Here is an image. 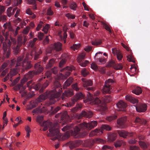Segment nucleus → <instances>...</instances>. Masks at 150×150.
<instances>
[{
    "label": "nucleus",
    "mask_w": 150,
    "mask_h": 150,
    "mask_svg": "<svg viewBox=\"0 0 150 150\" xmlns=\"http://www.w3.org/2000/svg\"><path fill=\"white\" fill-rule=\"evenodd\" d=\"M97 124V121H93L88 123L83 122L74 127L73 124L68 125L62 129L64 132L69 130V131H67L64 134L62 138L63 139H67L70 134L75 138L82 137L87 135L89 131L96 127Z\"/></svg>",
    "instance_id": "nucleus-1"
},
{
    "label": "nucleus",
    "mask_w": 150,
    "mask_h": 150,
    "mask_svg": "<svg viewBox=\"0 0 150 150\" xmlns=\"http://www.w3.org/2000/svg\"><path fill=\"white\" fill-rule=\"evenodd\" d=\"M2 32L6 39L3 43L2 49L4 56L6 58L9 57L11 51V47L12 44L11 42L13 43L12 47L14 53L15 54H17L20 50V47L25 44L27 40L26 36L24 37L20 36L18 37L17 42L16 39L14 38L10 37L11 41L10 40L7 39L9 36L8 32H5L4 30H2Z\"/></svg>",
    "instance_id": "nucleus-2"
},
{
    "label": "nucleus",
    "mask_w": 150,
    "mask_h": 150,
    "mask_svg": "<svg viewBox=\"0 0 150 150\" xmlns=\"http://www.w3.org/2000/svg\"><path fill=\"white\" fill-rule=\"evenodd\" d=\"M54 88L52 90L47 91L40 95L37 99L31 101L30 102V106L32 108H34L38 105V103L42 102L47 98H49L48 102L50 105L56 102V99L61 95L62 88L61 87V84L58 81L54 82Z\"/></svg>",
    "instance_id": "nucleus-3"
},
{
    "label": "nucleus",
    "mask_w": 150,
    "mask_h": 150,
    "mask_svg": "<svg viewBox=\"0 0 150 150\" xmlns=\"http://www.w3.org/2000/svg\"><path fill=\"white\" fill-rule=\"evenodd\" d=\"M44 116L42 115H38L37 117L36 121L41 127H43V130L44 131L47 130L49 128V132L52 136H55L52 138V140H54L60 137L59 129L56 127V124L53 125L52 122L49 120L44 121Z\"/></svg>",
    "instance_id": "nucleus-4"
},
{
    "label": "nucleus",
    "mask_w": 150,
    "mask_h": 150,
    "mask_svg": "<svg viewBox=\"0 0 150 150\" xmlns=\"http://www.w3.org/2000/svg\"><path fill=\"white\" fill-rule=\"evenodd\" d=\"M29 55H27L26 57L25 58L23 61L24 57L23 56H21L18 57L17 59V62H16V66H21L22 67V70L24 71L25 70H28L30 69L33 65L31 64V62L28 61L29 59H31L33 61L34 60L32 59L31 57L29 56Z\"/></svg>",
    "instance_id": "nucleus-5"
},
{
    "label": "nucleus",
    "mask_w": 150,
    "mask_h": 150,
    "mask_svg": "<svg viewBox=\"0 0 150 150\" xmlns=\"http://www.w3.org/2000/svg\"><path fill=\"white\" fill-rule=\"evenodd\" d=\"M27 85L30 90L31 91L32 89H33L36 91H38L40 89L39 91L40 93H41L43 92L44 89L49 84L47 81L45 82L42 85V83L40 82L33 83L32 81L31 80L28 82Z\"/></svg>",
    "instance_id": "nucleus-6"
},
{
    "label": "nucleus",
    "mask_w": 150,
    "mask_h": 150,
    "mask_svg": "<svg viewBox=\"0 0 150 150\" xmlns=\"http://www.w3.org/2000/svg\"><path fill=\"white\" fill-rule=\"evenodd\" d=\"M89 94L88 98L89 100H91L90 103L91 105H94L98 107V109L100 111H105L107 109L105 105L103 104L101 100L98 98L96 97L95 99L93 98V95L90 92H88Z\"/></svg>",
    "instance_id": "nucleus-7"
},
{
    "label": "nucleus",
    "mask_w": 150,
    "mask_h": 150,
    "mask_svg": "<svg viewBox=\"0 0 150 150\" xmlns=\"http://www.w3.org/2000/svg\"><path fill=\"white\" fill-rule=\"evenodd\" d=\"M35 43L33 41L30 40L29 42V45L31 48H33V50L31 52L30 55L29 56L31 57L32 59L35 61H37L40 58V55L41 54L42 51L41 49H36L34 47Z\"/></svg>",
    "instance_id": "nucleus-8"
},
{
    "label": "nucleus",
    "mask_w": 150,
    "mask_h": 150,
    "mask_svg": "<svg viewBox=\"0 0 150 150\" xmlns=\"http://www.w3.org/2000/svg\"><path fill=\"white\" fill-rule=\"evenodd\" d=\"M84 97V95L81 92L77 93L75 96L72 99L71 102L69 103H67L66 104H62V106L65 105L67 107L72 106L77 102L78 100L82 99Z\"/></svg>",
    "instance_id": "nucleus-9"
},
{
    "label": "nucleus",
    "mask_w": 150,
    "mask_h": 150,
    "mask_svg": "<svg viewBox=\"0 0 150 150\" xmlns=\"http://www.w3.org/2000/svg\"><path fill=\"white\" fill-rule=\"evenodd\" d=\"M113 82V81L111 79H109L105 82L104 86L102 90V92L104 94L110 93L111 92V85Z\"/></svg>",
    "instance_id": "nucleus-10"
},
{
    "label": "nucleus",
    "mask_w": 150,
    "mask_h": 150,
    "mask_svg": "<svg viewBox=\"0 0 150 150\" xmlns=\"http://www.w3.org/2000/svg\"><path fill=\"white\" fill-rule=\"evenodd\" d=\"M75 69L74 67L73 66H71L70 67L67 66L65 68L62 69L60 71L61 72L65 71V75L62 74V79H66L70 74L71 72L73 70Z\"/></svg>",
    "instance_id": "nucleus-11"
},
{
    "label": "nucleus",
    "mask_w": 150,
    "mask_h": 150,
    "mask_svg": "<svg viewBox=\"0 0 150 150\" xmlns=\"http://www.w3.org/2000/svg\"><path fill=\"white\" fill-rule=\"evenodd\" d=\"M83 82V86L86 87V89L87 91H93L95 90V88L93 87H87L88 86H91L93 84L92 81L86 80L84 79H82Z\"/></svg>",
    "instance_id": "nucleus-12"
},
{
    "label": "nucleus",
    "mask_w": 150,
    "mask_h": 150,
    "mask_svg": "<svg viewBox=\"0 0 150 150\" xmlns=\"http://www.w3.org/2000/svg\"><path fill=\"white\" fill-rule=\"evenodd\" d=\"M38 75L35 71L33 70L29 71L28 74L26 75L21 80V83L23 84L27 81L28 79H32L35 75Z\"/></svg>",
    "instance_id": "nucleus-13"
},
{
    "label": "nucleus",
    "mask_w": 150,
    "mask_h": 150,
    "mask_svg": "<svg viewBox=\"0 0 150 150\" xmlns=\"http://www.w3.org/2000/svg\"><path fill=\"white\" fill-rule=\"evenodd\" d=\"M127 118L126 116H125L117 120L118 127L119 128H124L127 127V125L125 123L127 120Z\"/></svg>",
    "instance_id": "nucleus-14"
},
{
    "label": "nucleus",
    "mask_w": 150,
    "mask_h": 150,
    "mask_svg": "<svg viewBox=\"0 0 150 150\" xmlns=\"http://www.w3.org/2000/svg\"><path fill=\"white\" fill-rule=\"evenodd\" d=\"M117 132L120 136L124 138H126L127 136L129 137H134V135H135V133L132 132L129 133L123 130H118L117 131Z\"/></svg>",
    "instance_id": "nucleus-15"
},
{
    "label": "nucleus",
    "mask_w": 150,
    "mask_h": 150,
    "mask_svg": "<svg viewBox=\"0 0 150 150\" xmlns=\"http://www.w3.org/2000/svg\"><path fill=\"white\" fill-rule=\"evenodd\" d=\"M119 110L125 111L127 106V104L122 100H120L116 104Z\"/></svg>",
    "instance_id": "nucleus-16"
},
{
    "label": "nucleus",
    "mask_w": 150,
    "mask_h": 150,
    "mask_svg": "<svg viewBox=\"0 0 150 150\" xmlns=\"http://www.w3.org/2000/svg\"><path fill=\"white\" fill-rule=\"evenodd\" d=\"M73 94V91L72 89H71L66 91L63 93L62 96L61 98V99L62 100L64 101L67 99V97L71 96Z\"/></svg>",
    "instance_id": "nucleus-17"
},
{
    "label": "nucleus",
    "mask_w": 150,
    "mask_h": 150,
    "mask_svg": "<svg viewBox=\"0 0 150 150\" xmlns=\"http://www.w3.org/2000/svg\"><path fill=\"white\" fill-rule=\"evenodd\" d=\"M35 71L38 75L41 73L44 69L43 67L40 64V62L36 63L34 66Z\"/></svg>",
    "instance_id": "nucleus-18"
},
{
    "label": "nucleus",
    "mask_w": 150,
    "mask_h": 150,
    "mask_svg": "<svg viewBox=\"0 0 150 150\" xmlns=\"http://www.w3.org/2000/svg\"><path fill=\"white\" fill-rule=\"evenodd\" d=\"M135 108L137 112H144L147 110V105L145 104H138Z\"/></svg>",
    "instance_id": "nucleus-19"
},
{
    "label": "nucleus",
    "mask_w": 150,
    "mask_h": 150,
    "mask_svg": "<svg viewBox=\"0 0 150 150\" xmlns=\"http://www.w3.org/2000/svg\"><path fill=\"white\" fill-rule=\"evenodd\" d=\"M103 133V131L99 129H96L91 131L89 134L90 137H92L96 135H99Z\"/></svg>",
    "instance_id": "nucleus-20"
},
{
    "label": "nucleus",
    "mask_w": 150,
    "mask_h": 150,
    "mask_svg": "<svg viewBox=\"0 0 150 150\" xmlns=\"http://www.w3.org/2000/svg\"><path fill=\"white\" fill-rule=\"evenodd\" d=\"M126 100L129 101L133 104L137 103L138 101L137 100L135 99L133 97L129 96H127L125 97Z\"/></svg>",
    "instance_id": "nucleus-21"
},
{
    "label": "nucleus",
    "mask_w": 150,
    "mask_h": 150,
    "mask_svg": "<svg viewBox=\"0 0 150 150\" xmlns=\"http://www.w3.org/2000/svg\"><path fill=\"white\" fill-rule=\"evenodd\" d=\"M73 79L72 77L69 78L64 83L63 85V88H66L67 87L69 86L73 82Z\"/></svg>",
    "instance_id": "nucleus-22"
},
{
    "label": "nucleus",
    "mask_w": 150,
    "mask_h": 150,
    "mask_svg": "<svg viewBox=\"0 0 150 150\" xmlns=\"http://www.w3.org/2000/svg\"><path fill=\"white\" fill-rule=\"evenodd\" d=\"M62 44L59 42L54 43V49L57 51H61L62 49Z\"/></svg>",
    "instance_id": "nucleus-23"
},
{
    "label": "nucleus",
    "mask_w": 150,
    "mask_h": 150,
    "mask_svg": "<svg viewBox=\"0 0 150 150\" xmlns=\"http://www.w3.org/2000/svg\"><path fill=\"white\" fill-rule=\"evenodd\" d=\"M135 123H139L142 125H145L147 121L144 119H141L138 117H136V120L134 121Z\"/></svg>",
    "instance_id": "nucleus-24"
},
{
    "label": "nucleus",
    "mask_w": 150,
    "mask_h": 150,
    "mask_svg": "<svg viewBox=\"0 0 150 150\" xmlns=\"http://www.w3.org/2000/svg\"><path fill=\"white\" fill-rule=\"evenodd\" d=\"M117 135L114 133H110L108 135L109 141L110 142H113L116 139Z\"/></svg>",
    "instance_id": "nucleus-25"
},
{
    "label": "nucleus",
    "mask_w": 150,
    "mask_h": 150,
    "mask_svg": "<svg viewBox=\"0 0 150 150\" xmlns=\"http://www.w3.org/2000/svg\"><path fill=\"white\" fill-rule=\"evenodd\" d=\"M19 66H16V65L15 66V68L11 69L10 71V74L12 76H13L17 74L18 73V71L19 70Z\"/></svg>",
    "instance_id": "nucleus-26"
},
{
    "label": "nucleus",
    "mask_w": 150,
    "mask_h": 150,
    "mask_svg": "<svg viewBox=\"0 0 150 150\" xmlns=\"http://www.w3.org/2000/svg\"><path fill=\"white\" fill-rule=\"evenodd\" d=\"M67 113H63L61 115V120L64 121H68L70 120V116L67 114Z\"/></svg>",
    "instance_id": "nucleus-27"
},
{
    "label": "nucleus",
    "mask_w": 150,
    "mask_h": 150,
    "mask_svg": "<svg viewBox=\"0 0 150 150\" xmlns=\"http://www.w3.org/2000/svg\"><path fill=\"white\" fill-rule=\"evenodd\" d=\"M132 92L137 95H139L142 93V90L140 87H137L132 91Z\"/></svg>",
    "instance_id": "nucleus-28"
},
{
    "label": "nucleus",
    "mask_w": 150,
    "mask_h": 150,
    "mask_svg": "<svg viewBox=\"0 0 150 150\" xmlns=\"http://www.w3.org/2000/svg\"><path fill=\"white\" fill-rule=\"evenodd\" d=\"M69 147L71 149H73L77 146V143L76 142L70 141L68 143Z\"/></svg>",
    "instance_id": "nucleus-29"
},
{
    "label": "nucleus",
    "mask_w": 150,
    "mask_h": 150,
    "mask_svg": "<svg viewBox=\"0 0 150 150\" xmlns=\"http://www.w3.org/2000/svg\"><path fill=\"white\" fill-rule=\"evenodd\" d=\"M111 127L107 125H103L101 127V128L99 129L100 130H102L103 131V130L104 129L106 130L110 131L111 130Z\"/></svg>",
    "instance_id": "nucleus-30"
},
{
    "label": "nucleus",
    "mask_w": 150,
    "mask_h": 150,
    "mask_svg": "<svg viewBox=\"0 0 150 150\" xmlns=\"http://www.w3.org/2000/svg\"><path fill=\"white\" fill-rule=\"evenodd\" d=\"M54 63V59H52L50 60L46 66V68L47 69L51 68L52 67Z\"/></svg>",
    "instance_id": "nucleus-31"
},
{
    "label": "nucleus",
    "mask_w": 150,
    "mask_h": 150,
    "mask_svg": "<svg viewBox=\"0 0 150 150\" xmlns=\"http://www.w3.org/2000/svg\"><path fill=\"white\" fill-rule=\"evenodd\" d=\"M122 144L124 145L125 143L122 140L117 141L114 143L115 146L116 147H120Z\"/></svg>",
    "instance_id": "nucleus-32"
},
{
    "label": "nucleus",
    "mask_w": 150,
    "mask_h": 150,
    "mask_svg": "<svg viewBox=\"0 0 150 150\" xmlns=\"http://www.w3.org/2000/svg\"><path fill=\"white\" fill-rule=\"evenodd\" d=\"M73 116L74 117L77 119L79 120L82 117V116L84 115H86L87 114H88V113H81V114L80 115H78L77 114V113H73Z\"/></svg>",
    "instance_id": "nucleus-33"
},
{
    "label": "nucleus",
    "mask_w": 150,
    "mask_h": 150,
    "mask_svg": "<svg viewBox=\"0 0 150 150\" xmlns=\"http://www.w3.org/2000/svg\"><path fill=\"white\" fill-rule=\"evenodd\" d=\"M91 43L92 45L97 46L101 44L102 43V41L101 39H99L94 41H92Z\"/></svg>",
    "instance_id": "nucleus-34"
},
{
    "label": "nucleus",
    "mask_w": 150,
    "mask_h": 150,
    "mask_svg": "<svg viewBox=\"0 0 150 150\" xmlns=\"http://www.w3.org/2000/svg\"><path fill=\"white\" fill-rule=\"evenodd\" d=\"M17 62V61H16L15 59H13L11 60L9 62V66L11 67H12L15 64V63H16Z\"/></svg>",
    "instance_id": "nucleus-35"
},
{
    "label": "nucleus",
    "mask_w": 150,
    "mask_h": 150,
    "mask_svg": "<svg viewBox=\"0 0 150 150\" xmlns=\"http://www.w3.org/2000/svg\"><path fill=\"white\" fill-rule=\"evenodd\" d=\"M127 60L129 62H132L135 63V61L134 60V58L132 54L128 55L127 56Z\"/></svg>",
    "instance_id": "nucleus-36"
},
{
    "label": "nucleus",
    "mask_w": 150,
    "mask_h": 150,
    "mask_svg": "<svg viewBox=\"0 0 150 150\" xmlns=\"http://www.w3.org/2000/svg\"><path fill=\"white\" fill-rule=\"evenodd\" d=\"M139 144L140 146L143 149H145L147 148V144L143 141H139Z\"/></svg>",
    "instance_id": "nucleus-37"
},
{
    "label": "nucleus",
    "mask_w": 150,
    "mask_h": 150,
    "mask_svg": "<svg viewBox=\"0 0 150 150\" xmlns=\"http://www.w3.org/2000/svg\"><path fill=\"white\" fill-rule=\"evenodd\" d=\"M117 118V115H112L107 117L106 119L109 121H110L113 120Z\"/></svg>",
    "instance_id": "nucleus-38"
},
{
    "label": "nucleus",
    "mask_w": 150,
    "mask_h": 150,
    "mask_svg": "<svg viewBox=\"0 0 150 150\" xmlns=\"http://www.w3.org/2000/svg\"><path fill=\"white\" fill-rule=\"evenodd\" d=\"M69 7L71 9L76 10L77 8V5L75 2H73L70 5Z\"/></svg>",
    "instance_id": "nucleus-39"
},
{
    "label": "nucleus",
    "mask_w": 150,
    "mask_h": 150,
    "mask_svg": "<svg viewBox=\"0 0 150 150\" xmlns=\"http://www.w3.org/2000/svg\"><path fill=\"white\" fill-rule=\"evenodd\" d=\"M114 68L116 70H121L122 69L123 67L121 64L116 63Z\"/></svg>",
    "instance_id": "nucleus-40"
},
{
    "label": "nucleus",
    "mask_w": 150,
    "mask_h": 150,
    "mask_svg": "<svg viewBox=\"0 0 150 150\" xmlns=\"http://www.w3.org/2000/svg\"><path fill=\"white\" fill-rule=\"evenodd\" d=\"M12 9V7H8L6 10V12L8 16L10 17L12 15V13L11 12V10Z\"/></svg>",
    "instance_id": "nucleus-41"
},
{
    "label": "nucleus",
    "mask_w": 150,
    "mask_h": 150,
    "mask_svg": "<svg viewBox=\"0 0 150 150\" xmlns=\"http://www.w3.org/2000/svg\"><path fill=\"white\" fill-rule=\"evenodd\" d=\"M81 75L84 77L86 76L88 74V72L85 68H83V69L81 71Z\"/></svg>",
    "instance_id": "nucleus-42"
},
{
    "label": "nucleus",
    "mask_w": 150,
    "mask_h": 150,
    "mask_svg": "<svg viewBox=\"0 0 150 150\" xmlns=\"http://www.w3.org/2000/svg\"><path fill=\"white\" fill-rule=\"evenodd\" d=\"M103 25L105 29L108 31L110 33H111L112 32L109 26L104 23H103Z\"/></svg>",
    "instance_id": "nucleus-43"
},
{
    "label": "nucleus",
    "mask_w": 150,
    "mask_h": 150,
    "mask_svg": "<svg viewBox=\"0 0 150 150\" xmlns=\"http://www.w3.org/2000/svg\"><path fill=\"white\" fill-rule=\"evenodd\" d=\"M50 28V25L48 24H47L42 29V31H44L45 34H47Z\"/></svg>",
    "instance_id": "nucleus-44"
},
{
    "label": "nucleus",
    "mask_w": 150,
    "mask_h": 150,
    "mask_svg": "<svg viewBox=\"0 0 150 150\" xmlns=\"http://www.w3.org/2000/svg\"><path fill=\"white\" fill-rule=\"evenodd\" d=\"M116 54H117V59L119 61L121 60L123 57L122 54L119 52L117 50L116 51Z\"/></svg>",
    "instance_id": "nucleus-45"
},
{
    "label": "nucleus",
    "mask_w": 150,
    "mask_h": 150,
    "mask_svg": "<svg viewBox=\"0 0 150 150\" xmlns=\"http://www.w3.org/2000/svg\"><path fill=\"white\" fill-rule=\"evenodd\" d=\"M20 29V28L19 26H17L16 30H15L13 29V35L14 37H16L18 33V30Z\"/></svg>",
    "instance_id": "nucleus-46"
},
{
    "label": "nucleus",
    "mask_w": 150,
    "mask_h": 150,
    "mask_svg": "<svg viewBox=\"0 0 150 150\" xmlns=\"http://www.w3.org/2000/svg\"><path fill=\"white\" fill-rule=\"evenodd\" d=\"M66 62V60L65 59H62L61 60L59 63V67L61 68L65 64Z\"/></svg>",
    "instance_id": "nucleus-47"
},
{
    "label": "nucleus",
    "mask_w": 150,
    "mask_h": 150,
    "mask_svg": "<svg viewBox=\"0 0 150 150\" xmlns=\"http://www.w3.org/2000/svg\"><path fill=\"white\" fill-rule=\"evenodd\" d=\"M6 113H4L2 117L3 122H8V118L6 117Z\"/></svg>",
    "instance_id": "nucleus-48"
},
{
    "label": "nucleus",
    "mask_w": 150,
    "mask_h": 150,
    "mask_svg": "<svg viewBox=\"0 0 150 150\" xmlns=\"http://www.w3.org/2000/svg\"><path fill=\"white\" fill-rule=\"evenodd\" d=\"M116 63L112 60L110 61L108 64V66L109 67H112L114 68L115 65Z\"/></svg>",
    "instance_id": "nucleus-49"
},
{
    "label": "nucleus",
    "mask_w": 150,
    "mask_h": 150,
    "mask_svg": "<svg viewBox=\"0 0 150 150\" xmlns=\"http://www.w3.org/2000/svg\"><path fill=\"white\" fill-rule=\"evenodd\" d=\"M80 47V44H75L73 45L71 47V48L74 50H75L78 49Z\"/></svg>",
    "instance_id": "nucleus-50"
},
{
    "label": "nucleus",
    "mask_w": 150,
    "mask_h": 150,
    "mask_svg": "<svg viewBox=\"0 0 150 150\" xmlns=\"http://www.w3.org/2000/svg\"><path fill=\"white\" fill-rule=\"evenodd\" d=\"M21 84H18L16 86L13 87V89L14 90L18 91L21 89Z\"/></svg>",
    "instance_id": "nucleus-51"
},
{
    "label": "nucleus",
    "mask_w": 150,
    "mask_h": 150,
    "mask_svg": "<svg viewBox=\"0 0 150 150\" xmlns=\"http://www.w3.org/2000/svg\"><path fill=\"white\" fill-rule=\"evenodd\" d=\"M85 55H81L79 57L77 58V61L79 63H80L81 61L84 59Z\"/></svg>",
    "instance_id": "nucleus-52"
},
{
    "label": "nucleus",
    "mask_w": 150,
    "mask_h": 150,
    "mask_svg": "<svg viewBox=\"0 0 150 150\" xmlns=\"http://www.w3.org/2000/svg\"><path fill=\"white\" fill-rule=\"evenodd\" d=\"M89 62L87 60H85L84 62H80L79 63V65L82 67H86L87 64Z\"/></svg>",
    "instance_id": "nucleus-53"
},
{
    "label": "nucleus",
    "mask_w": 150,
    "mask_h": 150,
    "mask_svg": "<svg viewBox=\"0 0 150 150\" xmlns=\"http://www.w3.org/2000/svg\"><path fill=\"white\" fill-rule=\"evenodd\" d=\"M66 16L69 19L71 18L73 19L75 18V16L74 15L71 14L70 13H67L66 14Z\"/></svg>",
    "instance_id": "nucleus-54"
},
{
    "label": "nucleus",
    "mask_w": 150,
    "mask_h": 150,
    "mask_svg": "<svg viewBox=\"0 0 150 150\" xmlns=\"http://www.w3.org/2000/svg\"><path fill=\"white\" fill-rule=\"evenodd\" d=\"M72 86L73 89L76 90V91H78L79 90V88L77 86V83H76L72 85Z\"/></svg>",
    "instance_id": "nucleus-55"
},
{
    "label": "nucleus",
    "mask_w": 150,
    "mask_h": 150,
    "mask_svg": "<svg viewBox=\"0 0 150 150\" xmlns=\"http://www.w3.org/2000/svg\"><path fill=\"white\" fill-rule=\"evenodd\" d=\"M128 142L129 144H133L136 143L137 141L134 139H130L128 140Z\"/></svg>",
    "instance_id": "nucleus-56"
},
{
    "label": "nucleus",
    "mask_w": 150,
    "mask_h": 150,
    "mask_svg": "<svg viewBox=\"0 0 150 150\" xmlns=\"http://www.w3.org/2000/svg\"><path fill=\"white\" fill-rule=\"evenodd\" d=\"M8 28L10 32H11L10 33L11 35H13V29L12 27L11 24L10 23H9V25L8 27Z\"/></svg>",
    "instance_id": "nucleus-57"
},
{
    "label": "nucleus",
    "mask_w": 150,
    "mask_h": 150,
    "mask_svg": "<svg viewBox=\"0 0 150 150\" xmlns=\"http://www.w3.org/2000/svg\"><path fill=\"white\" fill-rule=\"evenodd\" d=\"M91 68L94 70H96L98 69L97 66L95 63H92L91 64Z\"/></svg>",
    "instance_id": "nucleus-58"
},
{
    "label": "nucleus",
    "mask_w": 150,
    "mask_h": 150,
    "mask_svg": "<svg viewBox=\"0 0 150 150\" xmlns=\"http://www.w3.org/2000/svg\"><path fill=\"white\" fill-rule=\"evenodd\" d=\"M49 40L48 38V36H46L45 39L43 40V43L44 45L48 44L49 42Z\"/></svg>",
    "instance_id": "nucleus-59"
},
{
    "label": "nucleus",
    "mask_w": 150,
    "mask_h": 150,
    "mask_svg": "<svg viewBox=\"0 0 150 150\" xmlns=\"http://www.w3.org/2000/svg\"><path fill=\"white\" fill-rule=\"evenodd\" d=\"M14 5L15 6H17L19 4H20L22 2V0H14Z\"/></svg>",
    "instance_id": "nucleus-60"
},
{
    "label": "nucleus",
    "mask_w": 150,
    "mask_h": 150,
    "mask_svg": "<svg viewBox=\"0 0 150 150\" xmlns=\"http://www.w3.org/2000/svg\"><path fill=\"white\" fill-rule=\"evenodd\" d=\"M95 142L97 143H101L104 144L105 142V141L101 139L100 138H96L95 140Z\"/></svg>",
    "instance_id": "nucleus-61"
},
{
    "label": "nucleus",
    "mask_w": 150,
    "mask_h": 150,
    "mask_svg": "<svg viewBox=\"0 0 150 150\" xmlns=\"http://www.w3.org/2000/svg\"><path fill=\"white\" fill-rule=\"evenodd\" d=\"M5 9V7L3 6H1L0 5V15L4 12Z\"/></svg>",
    "instance_id": "nucleus-62"
},
{
    "label": "nucleus",
    "mask_w": 150,
    "mask_h": 150,
    "mask_svg": "<svg viewBox=\"0 0 150 150\" xmlns=\"http://www.w3.org/2000/svg\"><path fill=\"white\" fill-rule=\"evenodd\" d=\"M52 71H48L46 72L45 73V76H46L47 78H50L52 74Z\"/></svg>",
    "instance_id": "nucleus-63"
},
{
    "label": "nucleus",
    "mask_w": 150,
    "mask_h": 150,
    "mask_svg": "<svg viewBox=\"0 0 150 150\" xmlns=\"http://www.w3.org/2000/svg\"><path fill=\"white\" fill-rule=\"evenodd\" d=\"M130 150H139V147L135 146H130L129 147Z\"/></svg>",
    "instance_id": "nucleus-64"
}]
</instances>
